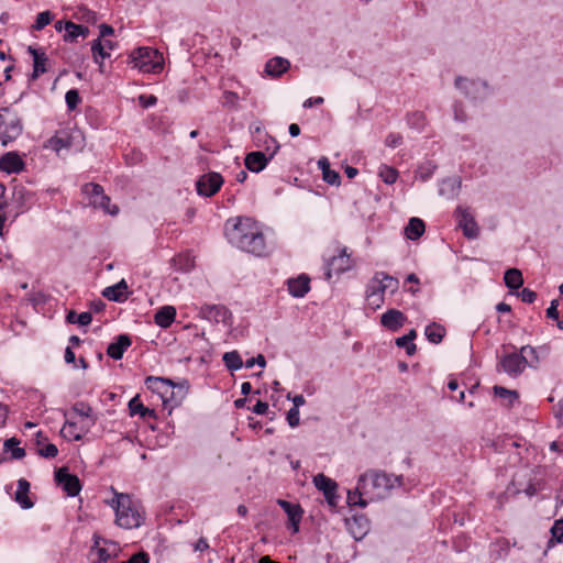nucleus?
<instances>
[{"label": "nucleus", "mask_w": 563, "mask_h": 563, "mask_svg": "<svg viewBox=\"0 0 563 563\" xmlns=\"http://www.w3.org/2000/svg\"><path fill=\"white\" fill-rule=\"evenodd\" d=\"M4 126L2 132V144L7 145L8 142L15 140L23 131L21 119L15 113L2 112L1 128Z\"/></svg>", "instance_id": "1a4fd4ad"}, {"label": "nucleus", "mask_w": 563, "mask_h": 563, "mask_svg": "<svg viewBox=\"0 0 563 563\" xmlns=\"http://www.w3.org/2000/svg\"><path fill=\"white\" fill-rule=\"evenodd\" d=\"M222 361L225 367L231 372L238 371L244 366L242 357L238 351L225 352L222 356Z\"/></svg>", "instance_id": "4c0bfd02"}, {"label": "nucleus", "mask_w": 563, "mask_h": 563, "mask_svg": "<svg viewBox=\"0 0 563 563\" xmlns=\"http://www.w3.org/2000/svg\"><path fill=\"white\" fill-rule=\"evenodd\" d=\"M526 366L534 367L532 361L527 355L520 353H509L503 356L498 363V371H504L509 376L516 377L520 375Z\"/></svg>", "instance_id": "39448f33"}, {"label": "nucleus", "mask_w": 563, "mask_h": 563, "mask_svg": "<svg viewBox=\"0 0 563 563\" xmlns=\"http://www.w3.org/2000/svg\"><path fill=\"white\" fill-rule=\"evenodd\" d=\"M300 415L299 409L290 408L287 412V422L291 428L299 426Z\"/></svg>", "instance_id": "052dcab7"}, {"label": "nucleus", "mask_w": 563, "mask_h": 563, "mask_svg": "<svg viewBox=\"0 0 563 563\" xmlns=\"http://www.w3.org/2000/svg\"><path fill=\"white\" fill-rule=\"evenodd\" d=\"M95 548L97 549L99 563H108L109 560L117 556L118 553L120 552V547L118 543L107 541L97 536H95L93 549Z\"/></svg>", "instance_id": "2eb2a0df"}, {"label": "nucleus", "mask_w": 563, "mask_h": 563, "mask_svg": "<svg viewBox=\"0 0 563 563\" xmlns=\"http://www.w3.org/2000/svg\"><path fill=\"white\" fill-rule=\"evenodd\" d=\"M277 504L283 508L288 517V528L291 529L292 533L299 531V525L302 519L303 510L299 504H292L290 501L278 499Z\"/></svg>", "instance_id": "4468645a"}, {"label": "nucleus", "mask_w": 563, "mask_h": 563, "mask_svg": "<svg viewBox=\"0 0 563 563\" xmlns=\"http://www.w3.org/2000/svg\"><path fill=\"white\" fill-rule=\"evenodd\" d=\"M55 481L68 496L75 497L81 490V484L77 475L70 474L66 467L55 472Z\"/></svg>", "instance_id": "9b49d317"}, {"label": "nucleus", "mask_w": 563, "mask_h": 563, "mask_svg": "<svg viewBox=\"0 0 563 563\" xmlns=\"http://www.w3.org/2000/svg\"><path fill=\"white\" fill-rule=\"evenodd\" d=\"M519 296L521 297V300L527 303H532L537 299V292L529 288H523Z\"/></svg>", "instance_id": "338daca9"}, {"label": "nucleus", "mask_w": 563, "mask_h": 563, "mask_svg": "<svg viewBox=\"0 0 563 563\" xmlns=\"http://www.w3.org/2000/svg\"><path fill=\"white\" fill-rule=\"evenodd\" d=\"M224 233L230 244L239 250L263 256L266 253L265 236L255 220L249 217L230 218L224 224Z\"/></svg>", "instance_id": "f257e3e1"}, {"label": "nucleus", "mask_w": 563, "mask_h": 563, "mask_svg": "<svg viewBox=\"0 0 563 563\" xmlns=\"http://www.w3.org/2000/svg\"><path fill=\"white\" fill-rule=\"evenodd\" d=\"M559 301L558 299H553L550 303V307L547 309V317L552 320L559 319V311H558Z\"/></svg>", "instance_id": "774afa93"}, {"label": "nucleus", "mask_w": 563, "mask_h": 563, "mask_svg": "<svg viewBox=\"0 0 563 563\" xmlns=\"http://www.w3.org/2000/svg\"><path fill=\"white\" fill-rule=\"evenodd\" d=\"M71 146L70 137L67 133H57L52 136L46 144V147L59 153L63 148H69Z\"/></svg>", "instance_id": "f704fd0d"}, {"label": "nucleus", "mask_w": 563, "mask_h": 563, "mask_svg": "<svg viewBox=\"0 0 563 563\" xmlns=\"http://www.w3.org/2000/svg\"><path fill=\"white\" fill-rule=\"evenodd\" d=\"M552 538L549 543H563V519L556 520L550 530Z\"/></svg>", "instance_id": "de8ad7c7"}, {"label": "nucleus", "mask_w": 563, "mask_h": 563, "mask_svg": "<svg viewBox=\"0 0 563 563\" xmlns=\"http://www.w3.org/2000/svg\"><path fill=\"white\" fill-rule=\"evenodd\" d=\"M157 102V98L153 95H141L139 96V103L143 107V108H150V107H153L155 106Z\"/></svg>", "instance_id": "0e129e2a"}, {"label": "nucleus", "mask_w": 563, "mask_h": 563, "mask_svg": "<svg viewBox=\"0 0 563 563\" xmlns=\"http://www.w3.org/2000/svg\"><path fill=\"white\" fill-rule=\"evenodd\" d=\"M199 317L213 323L227 324L232 318V313L223 305L205 303L199 308Z\"/></svg>", "instance_id": "9d476101"}, {"label": "nucleus", "mask_w": 563, "mask_h": 563, "mask_svg": "<svg viewBox=\"0 0 563 563\" xmlns=\"http://www.w3.org/2000/svg\"><path fill=\"white\" fill-rule=\"evenodd\" d=\"M25 167V163L16 152H8L0 157V169L7 174H18Z\"/></svg>", "instance_id": "aec40b11"}, {"label": "nucleus", "mask_w": 563, "mask_h": 563, "mask_svg": "<svg viewBox=\"0 0 563 563\" xmlns=\"http://www.w3.org/2000/svg\"><path fill=\"white\" fill-rule=\"evenodd\" d=\"M454 214L457 221V225L462 229L463 234L467 239H476L479 234V229L474 219V216L470 212V209L459 206L455 209Z\"/></svg>", "instance_id": "6e6552de"}, {"label": "nucleus", "mask_w": 563, "mask_h": 563, "mask_svg": "<svg viewBox=\"0 0 563 563\" xmlns=\"http://www.w3.org/2000/svg\"><path fill=\"white\" fill-rule=\"evenodd\" d=\"M60 434L67 440L79 441L82 434L77 431V423L73 421H66L60 430Z\"/></svg>", "instance_id": "ea45409f"}, {"label": "nucleus", "mask_w": 563, "mask_h": 563, "mask_svg": "<svg viewBox=\"0 0 563 563\" xmlns=\"http://www.w3.org/2000/svg\"><path fill=\"white\" fill-rule=\"evenodd\" d=\"M424 231V222L419 218H411L405 227V235L411 241L418 240Z\"/></svg>", "instance_id": "473e14b6"}, {"label": "nucleus", "mask_w": 563, "mask_h": 563, "mask_svg": "<svg viewBox=\"0 0 563 563\" xmlns=\"http://www.w3.org/2000/svg\"><path fill=\"white\" fill-rule=\"evenodd\" d=\"M494 394L497 397L506 399L508 401V406H512L514 401L519 397L516 390H510L503 386H494Z\"/></svg>", "instance_id": "37998d69"}, {"label": "nucleus", "mask_w": 563, "mask_h": 563, "mask_svg": "<svg viewBox=\"0 0 563 563\" xmlns=\"http://www.w3.org/2000/svg\"><path fill=\"white\" fill-rule=\"evenodd\" d=\"M406 321L407 317L398 309H388L380 317V324L393 332L402 328Z\"/></svg>", "instance_id": "6ab92c4d"}, {"label": "nucleus", "mask_w": 563, "mask_h": 563, "mask_svg": "<svg viewBox=\"0 0 563 563\" xmlns=\"http://www.w3.org/2000/svg\"><path fill=\"white\" fill-rule=\"evenodd\" d=\"M176 309L173 306H164L157 310L154 321L161 328H168L175 320Z\"/></svg>", "instance_id": "c756f323"}, {"label": "nucleus", "mask_w": 563, "mask_h": 563, "mask_svg": "<svg viewBox=\"0 0 563 563\" xmlns=\"http://www.w3.org/2000/svg\"><path fill=\"white\" fill-rule=\"evenodd\" d=\"M188 389L189 383L187 379H183L178 383L174 382V386H170L168 393V401H174L176 406L180 405L187 396Z\"/></svg>", "instance_id": "7c9ffc66"}, {"label": "nucleus", "mask_w": 563, "mask_h": 563, "mask_svg": "<svg viewBox=\"0 0 563 563\" xmlns=\"http://www.w3.org/2000/svg\"><path fill=\"white\" fill-rule=\"evenodd\" d=\"M504 282L509 289H518L523 284L522 274L517 268H509L505 272Z\"/></svg>", "instance_id": "c9c22d12"}, {"label": "nucleus", "mask_w": 563, "mask_h": 563, "mask_svg": "<svg viewBox=\"0 0 563 563\" xmlns=\"http://www.w3.org/2000/svg\"><path fill=\"white\" fill-rule=\"evenodd\" d=\"M521 354L527 355L529 361H532V364L536 366V364L539 362V357L537 354V351L534 347L530 345L522 346L520 349Z\"/></svg>", "instance_id": "680f3d73"}, {"label": "nucleus", "mask_w": 563, "mask_h": 563, "mask_svg": "<svg viewBox=\"0 0 563 563\" xmlns=\"http://www.w3.org/2000/svg\"><path fill=\"white\" fill-rule=\"evenodd\" d=\"M90 203H92L95 207H99L103 209L106 212L114 216L119 212V208L117 206H113L110 208V198L102 194L99 199L95 198L93 200H90Z\"/></svg>", "instance_id": "a19ab883"}, {"label": "nucleus", "mask_w": 563, "mask_h": 563, "mask_svg": "<svg viewBox=\"0 0 563 563\" xmlns=\"http://www.w3.org/2000/svg\"><path fill=\"white\" fill-rule=\"evenodd\" d=\"M395 343L398 347H405L408 356H412L417 351L416 344L408 341L404 335L397 338Z\"/></svg>", "instance_id": "5fc2aeb1"}, {"label": "nucleus", "mask_w": 563, "mask_h": 563, "mask_svg": "<svg viewBox=\"0 0 563 563\" xmlns=\"http://www.w3.org/2000/svg\"><path fill=\"white\" fill-rule=\"evenodd\" d=\"M91 53L93 62L99 65L100 71H103V59L110 57V53L106 49L100 37L91 42Z\"/></svg>", "instance_id": "2f4dec72"}, {"label": "nucleus", "mask_w": 563, "mask_h": 563, "mask_svg": "<svg viewBox=\"0 0 563 563\" xmlns=\"http://www.w3.org/2000/svg\"><path fill=\"white\" fill-rule=\"evenodd\" d=\"M402 479V475L395 476L384 471H368L360 476V484L367 486V482L369 481L372 488L377 490L378 496H382L384 493L389 492L396 483L401 485Z\"/></svg>", "instance_id": "7ed1b4c3"}, {"label": "nucleus", "mask_w": 563, "mask_h": 563, "mask_svg": "<svg viewBox=\"0 0 563 563\" xmlns=\"http://www.w3.org/2000/svg\"><path fill=\"white\" fill-rule=\"evenodd\" d=\"M33 192L30 191L25 186L22 184H18L13 186L12 190V201L16 206V211L13 216L12 221H14L22 212H24V209L26 206L31 202L33 199Z\"/></svg>", "instance_id": "dca6fc26"}, {"label": "nucleus", "mask_w": 563, "mask_h": 563, "mask_svg": "<svg viewBox=\"0 0 563 563\" xmlns=\"http://www.w3.org/2000/svg\"><path fill=\"white\" fill-rule=\"evenodd\" d=\"M27 53L33 57V71L30 79L36 80L41 75L48 70V57L43 49L35 48L33 46L27 47Z\"/></svg>", "instance_id": "f3484780"}, {"label": "nucleus", "mask_w": 563, "mask_h": 563, "mask_svg": "<svg viewBox=\"0 0 563 563\" xmlns=\"http://www.w3.org/2000/svg\"><path fill=\"white\" fill-rule=\"evenodd\" d=\"M264 136L266 137V142H269L274 145V150L269 154H266L261 151H255L249 153L245 156V167L252 173L262 172L279 150V144L273 136H269L268 134H264Z\"/></svg>", "instance_id": "20e7f679"}, {"label": "nucleus", "mask_w": 563, "mask_h": 563, "mask_svg": "<svg viewBox=\"0 0 563 563\" xmlns=\"http://www.w3.org/2000/svg\"><path fill=\"white\" fill-rule=\"evenodd\" d=\"M129 410L131 416L140 415L144 418L145 406L141 402L137 395L129 401Z\"/></svg>", "instance_id": "09e8293b"}, {"label": "nucleus", "mask_w": 563, "mask_h": 563, "mask_svg": "<svg viewBox=\"0 0 563 563\" xmlns=\"http://www.w3.org/2000/svg\"><path fill=\"white\" fill-rule=\"evenodd\" d=\"M287 285L292 297L302 298L310 290V278L308 275L301 274L297 278L288 279Z\"/></svg>", "instance_id": "4be33fe9"}, {"label": "nucleus", "mask_w": 563, "mask_h": 563, "mask_svg": "<svg viewBox=\"0 0 563 563\" xmlns=\"http://www.w3.org/2000/svg\"><path fill=\"white\" fill-rule=\"evenodd\" d=\"M37 454L45 459H53L58 454V449L53 443H47L37 449Z\"/></svg>", "instance_id": "864d4df0"}, {"label": "nucleus", "mask_w": 563, "mask_h": 563, "mask_svg": "<svg viewBox=\"0 0 563 563\" xmlns=\"http://www.w3.org/2000/svg\"><path fill=\"white\" fill-rule=\"evenodd\" d=\"M350 255L346 253V247H343L338 255H333L325 262L324 276L327 280L332 278V272L341 274L351 268Z\"/></svg>", "instance_id": "f8f14e48"}, {"label": "nucleus", "mask_w": 563, "mask_h": 563, "mask_svg": "<svg viewBox=\"0 0 563 563\" xmlns=\"http://www.w3.org/2000/svg\"><path fill=\"white\" fill-rule=\"evenodd\" d=\"M379 177L385 184L393 185L398 178V172L394 167L382 165L379 168Z\"/></svg>", "instance_id": "79ce46f5"}, {"label": "nucleus", "mask_w": 563, "mask_h": 563, "mask_svg": "<svg viewBox=\"0 0 563 563\" xmlns=\"http://www.w3.org/2000/svg\"><path fill=\"white\" fill-rule=\"evenodd\" d=\"M150 556L146 552H137L133 554L129 560L122 561L120 563H148Z\"/></svg>", "instance_id": "e2e57ef3"}, {"label": "nucleus", "mask_w": 563, "mask_h": 563, "mask_svg": "<svg viewBox=\"0 0 563 563\" xmlns=\"http://www.w3.org/2000/svg\"><path fill=\"white\" fill-rule=\"evenodd\" d=\"M156 53V51L147 47H139L131 53L130 63L133 64L134 68L143 73H150L156 67V65L152 63V57L155 56Z\"/></svg>", "instance_id": "ddd939ff"}, {"label": "nucleus", "mask_w": 563, "mask_h": 563, "mask_svg": "<svg viewBox=\"0 0 563 563\" xmlns=\"http://www.w3.org/2000/svg\"><path fill=\"white\" fill-rule=\"evenodd\" d=\"M111 506L115 511V522L125 529H133L140 527L144 517L133 504L131 497L126 494H115L112 499Z\"/></svg>", "instance_id": "f03ea898"}, {"label": "nucleus", "mask_w": 563, "mask_h": 563, "mask_svg": "<svg viewBox=\"0 0 563 563\" xmlns=\"http://www.w3.org/2000/svg\"><path fill=\"white\" fill-rule=\"evenodd\" d=\"M84 192L90 197V200L98 198L104 194L103 187L99 184H86L84 186Z\"/></svg>", "instance_id": "3c124183"}, {"label": "nucleus", "mask_w": 563, "mask_h": 563, "mask_svg": "<svg viewBox=\"0 0 563 563\" xmlns=\"http://www.w3.org/2000/svg\"><path fill=\"white\" fill-rule=\"evenodd\" d=\"M238 100H239L238 93H235L233 91H229V90L223 92L222 104L224 107L235 108L238 104Z\"/></svg>", "instance_id": "13d9d810"}, {"label": "nucleus", "mask_w": 563, "mask_h": 563, "mask_svg": "<svg viewBox=\"0 0 563 563\" xmlns=\"http://www.w3.org/2000/svg\"><path fill=\"white\" fill-rule=\"evenodd\" d=\"M132 341L128 334H120L117 336L115 341L110 343L107 347V354L119 361L123 357L124 352L131 346Z\"/></svg>", "instance_id": "5701e85b"}, {"label": "nucleus", "mask_w": 563, "mask_h": 563, "mask_svg": "<svg viewBox=\"0 0 563 563\" xmlns=\"http://www.w3.org/2000/svg\"><path fill=\"white\" fill-rule=\"evenodd\" d=\"M314 486L323 493V496L331 508H335L339 503V495L336 494L338 484L332 478L322 473L313 477Z\"/></svg>", "instance_id": "0eeeda50"}, {"label": "nucleus", "mask_w": 563, "mask_h": 563, "mask_svg": "<svg viewBox=\"0 0 563 563\" xmlns=\"http://www.w3.org/2000/svg\"><path fill=\"white\" fill-rule=\"evenodd\" d=\"M385 290L383 288V283L380 280L379 272L375 273L374 277L369 280L366 287V297L371 300V303L379 307L380 303L384 302Z\"/></svg>", "instance_id": "412c9836"}, {"label": "nucleus", "mask_w": 563, "mask_h": 563, "mask_svg": "<svg viewBox=\"0 0 563 563\" xmlns=\"http://www.w3.org/2000/svg\"><path fill=\"white\" fill-rule=\"evenodd\" d=\"M379 275L385 291L389 290L393 294L398 289L399 280L396 277L388 275L385 272H379Z\"/></svg>", "instance_id": "c03bdc74"}, {"label": "nucleus", "mask_w": 563, "mask_h": 563, "mask_svg": "<svg viewBox=\"0 0 563 563\" xmlns=\"http://www.w3.org/2000/svg\"><path fill=\"white\" fill-rule=\"evenodd\" d=\"M424 334L429 342L438 344L443 340L445 329L441 324L433 322L426 327Z\"/></svg>", "instance_id": "e433bc0d"}, {"label": "nucleus", "mask_w": 563, "mask_h": 563, "mask_svg": "<svg viewBox=\"0 0 563 563\" xmlns=\"http://www.w3.org/2000/svg\"><path fill=\"white\" fill-rule=\"evenodd\" d=\"M30 492V483L25 478L18 481V489L15 492V500L23 509H30L34 506V503L27 496Z\"/></svg>", "instance_id": "a878e982"}, {"label": "nucleus", "mask_w": 563, "mask_h": 563, "mask_svg": "<svg viewBox=\"0 0 563 563\" xmlns=\"http://www.w3.org/2000/svg\"><path fill=\"white\" fill-rule=\"evenodd\" d=\"M53 20V14L51 11H43V12H40L37 15H36V20H35V23L32 25V29L35 30V31H41L43 30L46 25H48Z\"/></svg>", "instance_id": "a18cd8bd"}, {"label": "nucleus", "mask_w": 563, "mask_h": 563, "mask_svg": "<svg viewBox=\"0 0 563 563\" xmlns=\"http://www.w3.org/2000/svg\"><path fill=\"white\" fill-rule=\"evenodd\" d=\"M385 144L388 147L395 148L402 144V136L399 133H389L386 136Z\"/></svg>", "instance_id": "bf43d9fd"}, {"label": "nucleus", "mask_w": 563, "mask_h": 563, "mask_svg": "<svg viewBox=\"0 0 563 563\" xmlns=\"http://www.w3.org/2000/svg\"><path fill=\"white\" fill-rule=\"evenodd\" d=\"M126 290L128 284L124 279H121L115 285L104 288L102 291V296L111 301L123 302L128 299Z\"/></svg>", "instance_id": "b1692460"}, {"label": "nucleus", "mask_w": 563, "mask_h": 563, "mask_svg": "<svg viewBox=\"0 0 563 563\" xmlns=\"http://www.w3.org/2000/svg\"><path fill=\"white\" fill-rule=\"evenodd\" d=\"M461 184L462 183L459 177H449L443 179L439 188V194L449 199H452L457 196L461 189Z\"/></svg>", "instance_id": "c85d7f7f"}, {"label": "nucleus", "mask_w": 563, "mask_h": 563, "mask_svg": "<svg viewBox=\"0 0 563 563\" xmlns=\"http://www.w3.org/2000/svg\"><path fill=\"white\" fill-rule=\"evenodd\" d=\"M92 320L91 312L85 311L81 313H76V311L70 310L66 316V321L71 324H79L81 327L88 325Z\"/></svg>", "instance_id": "58836bf2"}, {"label": "nucleus", "mask_w": 563, "mask_h": 563, "mask_svg": "<svg viewBox=\"0 0 563 563\" xmlns=\"http://www.w3.org/2000/svg\"><path fill=\"white\" fill-rule=\"evenodd\" d=\"M255 132L257 134L255 136L256 146H264L267 154H269L274 150V145L269 142H266V137L264 136L265 133H263L260 128H256Z\"/></svg>", "instance_id": "4d7b16f0"}, {"label": "nucleus", "mask_w": 563, "mask_h": 563, "mask_svg": "<svg viewBox=\"0 0 563 563\" xmlns=\"http://www.w3.org/2000/svg\"><path fill=\"white\" fill-rule=\"evenodd\" d=\"M435 169V165L432 163H426L418 168V176L422 181L428 180Z\"/></svg>", "instance_id": "6e6d98bb"}, {"label": "nucleus", "mask_w": 563, "mask_h": 563, "mask_svg": "<svg viewBox=\"0 0 563 563\" xmlns=\"http://www.w3.org/2000/svg\"><path fill=\"white\" fill-rule=\"evenodd\" d=\"M255 364H257L262 368L265 367V365H266L265 357L262 354H258L256 357L246 360V362L244 363V366L246 368H252Z\"/></svg>", "instance_id": "69168bd1"}, {"label": "nucleus", "mask_w": 563, "mask_h": 563, "mask_svg": "<svg viewBox=\"0 0 563 563\" xmlns=\"http://www.w3.org/2000/svg\"><path fill=\"white\" fill-rule=\"evenodd\" d=\"M290 63L283 57L271 58L265 65V71L273 77H278L288 70Z\"/></svg>", "instance_id": "bb28decb"}, {"label": "nucleus", "mask_w": 563, "mask_h": 563, "mask_svg": "<svg viewBox=\"0 0 563 563\" xmlns=\"http://www.w3.org/2000/svg\"><path fill=\"white\" fill-rule=\"evenodd\" d=\"M455 87L463 90L466 96L476 98V96L473 95L474 91H477L479 88L487 89V82L486 81H479V80H470L464 77H456L455 79Z\"/></svg>", "instance_id": "393cba45"}, {"label": "nucleus", "mask_w": 563, "mask_h": 563, "mask_svg": "<svg viewBox=\"0 0 563 563\" xmlns=\"http://www.w3.org/2000/svg\"><path fill=\"white\" fill-rule=\"evenodd\" d=\"M71 410L82 417V418H91V415H92V408L84 402V401H78L76 402L73 407H71Z\"/></svg>", "instance_id": "8fccbe9b"}, {"label": "nucleus", "mask_w": 563, "mask_h": 563, "mask_svg": "<svg viewBox=\"0 0 563 563\" xmlns=\"http://www.w3.org/2000/svg\"><path fill=\"white\" fill-rule=\"evenodd\" d=\"M65 34H64V41L65 42H75L78 36L86 37L89 34V29L81 24H76L71 21H67L64 25Z\"/></svg>", "instance_id": "cd10ccee"}, {"label": "nucleus", "mask_w": 563, "mask_h": 563, "mask_svg": "<svg viewBox=\"0 0 563 563\" xmlns=\"http://www.w3.org/2000/svg\"><path fill=\"white\" fill-rule=\"evenodd\" d=\"M323 180L330 185L339 186L341 184V176L335 170H332L330 166L323 168Z\"/></svg>", "instance_id": "603ef678"}, {"label": "nucleus", "mask_w": 563, "mask_h": 563, "mask_svg": "<svg viewBox=\"0 0 563 563\" xmlns=\"http://www.w3.org/2000/svg\"><path fill=\"white\" fill-rule=\"evenodd\" d=\"M145 385L151 391L158 394L164 402H167L168 393L170 386H174V380L166 377L147 376L145 378Z\"/></svg>", "instance_id": "a211bd4d"}, {"label": "nucleus", "mask_w": 563, "mask_h": 563, "mask_svg": "<svg viewBox=\"0 0 563 563\" xmlns=\"http://www.w3.org/2000/svg\"><path fill=\"white\" fill-rule=\"evenodd\" d=\"M367 493L366 492V485L360 484V481L357 482V486L354 490L347 492V504L350 506H360L362 508L367 506V501L362 498V495Z\"/></svg>", "instance_id": "72a5a7b5"}, {"label": "nucleus", "mask_w": 563, "mask_h": 563, "mask_svg": "<svg viewBox=\"0 0 563 563\" xmlns=\"http://www.w3.org/2000/svg\"><path fill=\"white\" fill-rule=\"evenodd\" d=\"M65 101L67 104V109L69 111H74L77 109L78 104L81 103V97L77 89H70L65 95Z\"/></svg>", "instance_id": "49530a36"}, {"label": "nucleus", "mask_w": 563, "mask_h": 563, "mask_svg": "<svg viewBox=\"0 0 563 563\" xmlns=\"http://www.w3.org/2000/svg\"><path fill=\"white\" fill-rule=\"evenodd\" d=\"M223 181L224 179L219 173L203 174L196 181L197 192L199 196L212 197L220 190Z\"/></svg>", "instance_id": "423d86ee"}]
</instances>
